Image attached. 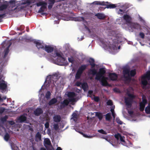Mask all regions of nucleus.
I'll return each mask as SVG.
<instances>
[{
  "mask_svg": "<svg viewBox=\"0 0 150 150\" xmlns=\"http://www.w3.org/2000/svg\"><path fill=\"white\" fill-rule=\"evenodd\" d=\"M105 73L106 71L103 68H100L99 72L97 73L95 78V79L100 81L101 83V84L103 86H109V83L106 80V78L104 76Z\"/></svg>",
  "mask_w": 150,
  "mask_h": 150,
  "instance_id": "nucleus-1",
  "label": "nucleus"
},
{
  "mask_svg": "<svg viewBox=\"0 0 150 150\" xmlns=\"http://www.w3.org/2000/svg\"><path fill=\"white\" fill-rule=\"evenodd\" d=\"M123 73L124 78L127 80H130L131 78L130 76V74L131 76H134L136 74V71L135 69L130 71L129 69L126 68L123 69Z\"/></svg>",
  "mask_w": 150,
  "mask_h": 150,
  "instance_id": "nucleus-2",
  "label": "nucleus"
},
{
  "mask_svg": "<svg viewBox=\"0 0 150 150\" xmlns=\"http://www.w3.org/2000/svg\"><path fill=\"white\" fill-rule=\"evenodd\" d=\"M9 46L10 45H9L6 49L4 50V55L2 59L1 58L0 59V74L2 71L3 68L4 67V64L5 63V62H6L5 61H4V60L9 52Z\"/></svg>",
  "mask_w": 150,
  "mask_h": 150,
  "instance_id": "nucleus-3",
  "label": "nucleus"
},
{
  "mask_svg": "<svg viewBox=\"0 0 150 150\" xmlns=\"http://www.w3.org/2000/svg\"><path fill=\"white\" fill-rule=\"evenodd\" d=\"M127 94L129 98H125V103L127 105L131 106L133 99L135 98V96L134 94L130 93L129 91L127 92Z\"/></svg>",
  "mask_w": 150,
  "mask_h": 150,
  "instance_id": "nucleus-4",
  "label": "nucleus"
},
{
  "mask_svg": "<svg viewBox=\"0 0 150 150\" xmlns=\"http://www.w3.org/2000/svg\"><path fill=\"white\" fill-rule=\"evenodd\" d=\"M142 99V101L139 103V110L141 112L144 110L146 105L147 103V100L145 96L143 95Z\"/></svg>",
  "mask_w": 150,
  "mask_h": 150,
  "instance_id": "nucleus-5",
  "label": "nucleus"
},
{
  "mask_svg": "<svg viewBox=\"0 0 150 150\" xmlns=\"http://www.w3.org/2000/svg\"><path fill=\"white\" fill-rule=\"evenodd\" d=\"M54 52L55 53L52 56L54 57H57V61L60 63H63L65 61V59L62 57L60 53L57 51H55Z\"/></svg>",
  "mask_w": 150,
  "mask_h": 150,
  "instance_id": "nucleus-6",
  "label": "nucleus"
},
{
  "mask_svg": "<svg viewBox=\"0 0 150 150\" xmlns=\"http://www.w3.org/2000/svg\"><path fill=\"white\" fill-rule=\"evenodd\" d=\"M7 88V83L4 81H0V90L4 92L6 91Z\"/></svg>",
  "mask_w": 150,
  "mask_h": 150,
  "instance_id": "nucleus-7",
  "label": "nucleus"
},
{
  "mask_svg": "<svg viewBox=\"0 0 150 150\" xmlns=\"http://www.w3.org/2000/svg\"><path fill=\"white\" fill-rule=\"evenodd\" d=\"M68 96L69 98V101L70 102H74L75 101V99L74 97L75 96V93L73 92H70L68 93Z\"/></svg>",
  "mask_w": 150,
  "mask_h": 150,
  "instance_id": "nucleus-8",
  "label": "nucleus"
},
{
  "mask_svg": "<svg viewBox=\"0 0 150 150\" xmlns=\"http://www.w3.org/2000/svg\"><path fill=\"white\" fill-rule=\"evenodd\" d=\"M123 18L127 24H131L132 23V18L130 16L127 14L124 15Z\"/></svg>",
  "mask_w": 150,
  "mask_h": 150,
  "instance_id": "nucleus-9",
  "label": "nucleus"
},
{
  "mask_svg": "<svg viewBox=\"0 0 150 150\" xmlns=\"http://www.w3.org/2000/svg\"><path fill=\"white\" fill-rule=\"evenodd\" d=\"M109 77L110 80L114 81L117 79L118 76L117 74L115 73H110L109 74Z\"/></svg>",
  "mask_w": 150,
  "mask_h": 150,
  "instance_id": "nucleus-10",
  "label": "nucleus"
},
{
  "mask_svg": "<svg viewBox=\"0 0 150 150\" xmlns=\"http://www.w3.org/2000/svg\"><path fill=\"white\" fill-rule=\"evenodd\" d=\"M45 50L48 53L51 52L54 50V48L50 45H45L44 48Z\"/></svg>",
  "mask_w": 150,
  "mask_h": 150,
  "instance_id": "nucleus-11",
  "label": "nucleus"
},
{
  "mask_svg": "<svg viewBox=\"0 0 150 150\" xmlns=\"http://www.w3.org/2000/svg\"><path fill=\"white\" fill-rule=\"evenodd\" d=\"M34 42V43L36 44V46L38 49H44V45L43 43L37 41H35Z\"/></svg>",
  "mask_w": 150,
  "mask_h": 150,
  "instance_id": "nucleus-12",
  "label": "nucleus"
},
{
  "mask_svg": "<svg viewBox=\"0 0 150 150\" xmlns=\"http://www.w3.org/2000/svg\"><path fill=\"white\" fill-rule=\"evenodd\" d=\"M69 101L67 99L64 100L61 103L60 105L61 108L62 109L64 108L66 106L68 105L69 103Z\"/></svg>",
  "mask_w": 150,
  "mask_h": 150,
  "instance_id": "nucleus-13",
  "label": "nucleus"
},
{
  "mask_svg": "<svg viewBox=\"0 0 150 150\" xmlns=\"http://www.w3.org/2000/svg\"><path fill=\"white\" fill-rule=\"evenodd\" d=\"M131 27L137 30H141V26L139 24L136 23H132L130 24Z\"/></svg>",
  "mask_w": 150,
  "mask_h": 150,
  "instance_id": "nucleus-14",
  "label": "nucleus"
},
{
  "mask_svg": "<svg viewBox=\"0 0 150 150\" xmlns=\"http://www.w3.org/2000/svg\"><path fill=\"white\" fill-rule=\"evenodd\" d=\"M52 78V79H55V80H53V81H57L58 79H59V76L57 74V73H55L53 75L52 77H51L50 79L48 81V84L49 85L48 86H49L50 85V83L51 82V78Z\"/></svg>",
  "mask_w": 150,
  "mask_h": 150,
  "instance_id": "nucleus-15",
  "label": "nucleus"
},
{
  "mask_svg": "<svg viewBox=\"0 0 150 150\" xmlns=\"http://www.w3.org/2000/svg\"><path fill=\"white\" fill-rule=\"evenodd\" d=\"M43 112L42 110L40 108H37L34 111V114L36 116H39Z\"/></svg>",
  "mask_w": 150,
  "mask_h": 150,
  "instance_id": "nucleus-16",
  "label": "nucleus"
},
{
  "mask_svg": "<svg viewBox=\"0 0 150 150\" xmlns=\"http://www.w3.org/2000/svg\"><path fill=\"white\" fill-rule=\"evenodd\" d=\"M27 117L24 115H21L18 118V120L20 123L25 122L26 120Z\"/></svg>",
  "mask_w": 150,
  "mask_h": 150,
  "instance_id": "nucleus-17",
  "label": "nucleus"
},
{
  "mask_svg": "<svg viewBox=\"0 0 150 150\" xmlns=\"http://www.w3.org/2000/svg\"><path fill=\"white\" fill-rule=\"evenodd\" d=\"M48 3L49 4V5L48 6V9H51L53 5L54 4L55 2V0H48Z\"/></svg>",
  "mask_w": 150,
  "mask_h": 150,
  "instance_id": "nucleus-18",
  "label": "nucleus"
},
{
  "mask_svg": "<svg viewBox=\"0 0 150 150\" xmlns=\"http://www.w3.org/2000/svg\"><path fill=\"white\" fill-rule=\"evenodd\" d=\"M95 16L100 20H103L105 18V16L103 13H98L96 14Z\"/></svg>",
  "mask_w": 150,
  "mask_h": 150,
  "instance_id": "nucleus-19",
  "label": "nucleus"
},
{
  "mask_svg": "<svg viewBox=\"0 0 150 150\" xmlns=\"http://www.w3.org/2000/svg\"><path fill=\"white\" fill-rule=\"evenodd\" d=\"M47 5V3L45 2L44 4L41 6V7L39 10L38 12L39 13H41L43 12L47 8L46 6Z\"/></svg>",
  "mask_w": 150,
  "mask_h": 150,
  "instance_id": "nucleus-20",
  "label": "nucleus"
},
{
  "mask_svg": "<svg viewBox=\"0 0 150 150\" xmlns=\"http://www.w3.org/2000/svg\"><path fill=\"white\" fill-rule=\"evenodd\" d=\"M146 79H147L145 78L144 76H142V84L144 86H146L148 84V82L146 80Z\"/></svg>",
  "mask_w": 150,
  "mask_h": 150,
  "instance_id": "nucleus-21",
  "label": "nucleus"
},
{
  "mask_svg": "<svg viewBox=\"0 0 150 150\" xmlns=\"http://www.w3.org/2000/svg\"><path fill=\"white\" fill-rule=\"evenodd\" d=\"M70 7H71L73 9H76V8H78V6L76 4V1L75 0L71 2L69 5Z\"/></svg>",
  "mask_w": 150,
  "mask_h": 150,
  "instance_id": "nucleus-22",
  "label": "nucleus"
},
{
  "mask_svg": "<svg viewBox=\"0 0 150 150\" xmlns=\"http://www.w3.org/2000/svg\"><path fill=\"white\" fill-rule=\"evenodd\" d=\"M92 68V69L90 70L88 72V74L89 75H96L97 73L96 70L95 68Z\"/></svg>",
  "mask_w": 150,
  "mask_h": 150,
  "instance_id": "nucleus-23",
  "label": "nucleus"
},
{
  "mask_svg": "<svg viewBox=\"0 0 150 150\" xmlns=\"http://www.w3.org/2000/svg\"><path fill=\"white\" fill-rule=\"evenodd\" d=\"M88 65L87 64L81 65L79 67L78 70L83 73V71L86 69Z\"/></svg>",
  "mask_w": 150,
  "mask_h": 150,
  "instance_id": "nucleus-24",
  "label": "nucleus"
},
{
  "mask_svg": "<svg viewBox=\"0 0 150 150\" xmlns=\"http://www.w3.org/2000/svg\"><path fill=\"white\" fill-rule=\"evenodd\" d=\"M54 121L55 122H59L61 121V117L60 115H56L53 118Z\"/></svg>",
  "mask_w": 150,
  "mask_h": 150,
  "instance_id": "nucleus-25",
  "label": "nucleus"
},
{
  "mask_svg": "<svg viewBox=\"0 0 150 150\" xmlns=\"http://www.w3.org/2000/svg\"><path fill=\"white\" fill-rule=\"evenodd\" d=\"M88 62L91 66V68H94L96 65L94 59L92 58H90L88 61Z\"/></svg>",
  "mask_w": 150,
  "mask_h": 150,
  "instance_id": "nucleus-26",
  "label": "nucleus"
},
{
  "mask_svg": "<svg viewBox=\"0 0 150 150\" xmlns=\"http://www.w3.org/2000/svg\"><path fill=\"white\" fill-rule=\"evenodd\" d=\"M57 100L56 98H54L51 99L49 102L48 104L50 105H51L56 103L57 102Z\"/></svg>",
  "mask_w": 150,
  "mask_h": 150,
  "instance_id": "nucleus-27",
  "label": "nucleus"
},
{
  "mask_svg": "<svg viewBox=\"0 0 150 150\" xmlns=\"http://www.w3.org/2000/svg\"><path fill=\"white\" fill-rule=\"evenodd\" d=\"M82 73L78 70L75 76V79L76 80L79 79Z\"/></svg>",
  "mask_w": 150,
  "mask_h": 150,
  "instance_id": "nucleus-28",
  "label": "nucleus"
},
{
  "mask_svg": "<svg viewBox=\"0 0 150 150\" xmlns=\"http://www.w3.org/2000/svg\"><path fill=\"white\" fill-rule=\"evenodd\" d=\"M51 143L50 139L48 138H47L45 139L44 142V145H50Z\"/></svg>",
  "mask_w": 150,
  "mask_h": 150,
  "instance_id": "nucleus-29",
  "label": "nucleus"
},
{
  "mask_svg": "<svg viewBox=\"0 0 150 150\" xmlns=\"http://www.w3.org/2000/svg\"><path fill=\"white\" fill-rule=\"evenodd\" d=\"M10 145L12 150H18V147L12 142L10 143Z\"/></svg>",
  "mask_w": 150,
  "mask_h": 150,
  "instance_id": "nucleus-30",
  "label": "nucleus"
},
{
  "mask_svg": "<svg viewBox=\"0 0 150 150\" xmlns=\"http://www.w3.org/2000/svg\"><path fill=\"white\" fill-rule=\"evenodd\" d=\"M96 116L100 120H101L103 117V115L102 113L100 112H96Z\"/></svg>",
  "mask_w": 150,
  "mask_h": 150,
  "instance_id": "nucleus-31",
  "label": "nucleus"
},
{
  "mask_svg": "<svg viewBox=\"0 0 150 150\" xmlns=\"http://www.w3.org/2000/svg\"><path fill=\"white\" fill-rule=\"evenodd\" d=\"M144 76L145 78L147 79L148 80H150V71H148L146 72V74H144L143 76Z\"/></svg>",
  "mask_w": 150,
  "mask_h": 150,
  "instance_id": "nucleus-32",
  "label": "nucleus"
},
{
  "mask_svg": "<svg viewBox=\"0 0 150 150\" xmlns=\"http://www.w3.org/2000/svg\"><path fill=\"white\" fill-rule=\"evenodd\" d=\"M45 146L47 150H52L54 149L52 144L50 145H45Z\"/></svg>",
  "mask_w": 150,
  "mask_h": 150,
  "instance_id": "nucleus-33",
  "label": "nucleus"
},
{
  "mask_svg": "<svg viewBox=\"0 0 150 150\" xmlns=\"http://www.w3.org/2000/svg\"><path fill=\"white\" fill-rule=\"evenodd\" d=\"M111 118V113L110 112L107 113L105 115V119L106 120L109 121Z\"/></svg>",
  "mask_w": 150,
  "mask_h": 150,
  "instance_id": "nucleus-34",
  "label": "nucleus"
},
{
  "mask_svg": "<svg viewBox=\"0 0 150 150\" xmlns=\"http://www.w3.org/2000/svg\"><path fill=\"white\" fill-rule=\"evenodd\" d=\"M8 6V4H3L0 6V11H2L6 9Z\"/></svg>",
  "mask_w": 150,
  "mask_h": 150,
  "instance_id": "nucleus-35",
  "label": "nucleus"
},
{
  "mask_svg": "<svg viewBox=\"0 0 150 150\" xmlns=\"http://www.w3.org/2000/svg\"><path fill=\"white\" fill-rule=\"evenodd\" d=\"M116 6L114 4H110L106 5V8H115Z\"/></svg>",
  "mask_w": 150,
  "mask_h": 150,
  "instance_id": "nucleus-36",
  "label": "nucleus"
},
{
  "mask_svg": "<svg viewBox=\"0 0 150 150\" xmlns=\"http://www.w3.org/2000/svg\"><path fill=\"white\" fill-rule=\"evenodd\" d=\"M124 137L121 136L120 138V141L121 142L122 144L124 146H126L127 144L124 139Z\"/></svg>",
  "mask_w": 150,
  "mask_h": 150,
  "instance_id": "nucleus-37",
  "label": "nucleus"
},
{
  "mask_svg": "<svg viewBox=\"0 0 150 150\" xmlns=\"http://www.w3.org/2000/svg\"><path fill=\"white\" fill-rule=\"evenodd\" d=\"M35 137L36 139H38L39 140H41V135L39 132H37L35 136Z\"/></svg>",
  "mask_w": 150,
  "mask_h": 150,
  "instance_id": "nucleus-38",
  "label": "nucleus"
},
{
  "mask_svg": "<svg viewBox=\"0 0 150 150\" xmlns=\"http://www.w3.org/2000/svg\"><path fill=\"white\" fill-rule=\"evenodd\" d=\"M81 87L83 90H85L88 87L87 83L86 82H84L81 84Z\"/></svg>",
  "mask_w": 150,
  "mask_h": 150,
  "instance_id": "nucleus-39",
  "label": "nucleus"
},
{
  "mask_svg": "<svg viewBox=\"0 0 150 150\" xmlns=\"http://www.w3.org/2000/svg\"><path fill=\"white\" fill-rule=\"evenodd\" d=\"M10 138V136L8 133H6L4 137V139L6 141H8Z\"/></svg>",
  "mask_w": 150,
  "mask_h": 150,
  "instance_id": "nucleus-40",
  "label": "nucleus"
},
{
  "mask_svg": "<svg viewBox=\"0 0 150 150\" xmlns=\"http://www.w3.org/2000/svg\"><path fill=\"white\" fill-rule=\"evenodd\" d=\"M116 122L118 124L122 125L123 122L120 120L119 118L117 117L116 119Z\"/></svg>",
  "mask_w": 150,
  "mask_h": 150,
  "instance_id": "nucleus-41",
  "label": "nucleus"
},
{
  "mask_svg": "<svg viewBox=\"0 0 150 150\" xmlns=\"http://www.w3.org/2000/svg\"><path fill=\"white\" fill-rule=\"evenodd\" d=\"M6 16V13H5L1 14H0V22H2V18Z\"/></svg>",
  "mask_w": 150,
  "mask_h": 150,
  "instance_id": "nucleus-42",
  "label": "nucleus"
},
{
  "mask_svg": "<svg viewBox=\"0 0 150 150\" xmlns=\"http://www.w3.org/2000/svg\"><path fill=\"white\" fill-rule=\"evenodd\" d=\"M98 132L101 134H106L107 132L103 129H101L98 130Z\"/></svg>",
  "mask_w": 150,
  "mask_h": 150,
  "instance_id": "nucleus-43",
  "label": "nucleus"
},
{
  "mask_svg": "<svg viewBox=\"0 0 150 150\" xmlns=\"http://www.w3.org/2000/svg\"><path fill=\"white\" fill-rule=\"evenodd\" d=\"M51 95V93L50 92V91H48L47 92L45 95V97L47 98L48 99L50 98Z\"/></svg>",
  "mask_w": 150,
  "mask_h": 150,
  "instance_id": "nucleus-44",
  "label": "nucleus"
},
{
  "mask_svg": "<svg viewBox=\"0 0 150 150\" xmlns=\"http://www.w3.org/2000/svg\"><path fill=\"white\" fill-rule=\"evenodd\" d=\"M45 2L43 1H39L37 3L36 5L37 6L39 7L42 5Z\"/></svg>",
  "mask_w": 150,
  "mask_h": 150,
  "instance_id": "nucleus-45",
  "label": "nucleus"
},
{
  "mask_svg": "<svg viewBox=\"0 0 150 150\" xmlns=\"http://www.w3.org/2000/svg\"><path fill=\"white\" fill-rule=\"evenodd\" d=\"M114 136L115 138L118 140L119 139H120V138L121 136V135L120 134L118 133L117 134H115Z\"/></svg>",
  "mask_w": 150,
  "mask_h": 150,
  "instance_id": "nucleus-46",
  "label": "nucleus"
},
{
  "mask_svg": "<svg viewBox=\"0 0 150 150\" xmlns=\"http://www.w3.org/2000/svg\"><path fill=\"white\" fill-rule=\"evenodd\" d=\"M53 127L55 130H57L59 129V126L58 124H54L53 125Z\"/></svg>",
  "mask_w": 150,
  "mask_h": 150,
  "instance_id": "nucleus-47",
  "label": "nucleus"
},
{
  "mask_svg": "<svg viewBox=\"0 0 150 150\" xmlns=\"http://www.w3.org/2000/svg\"><path fill=\"white\" fill-rule=\"evenodd\" d=\"M107 104L108 105L112 106L113 105L112 101L111 100H109L107 102Z\"/></svg>",
  "mask_w": 150,
  "mask_h": 150,
  "instance_id": "nucleus-48",
  "label": "nucleus"
},
{
  "mask_svg": "<svg viewBox=\"0 0 150 150\" xmlns=\"http://www.w3.org/2000/svg\"><path fill=\"white\" fill-rule=\"evenodd\" d=\"M8 118V117L7 115H5L3 117L1 118V120L3 122H6V120Z\"/></svg>",
  "mask_w": 150,
  "mask_h": 150,
  "instance_id": "nucleus-49",
  "label": "nucleus"
},
{
  "mask_svg": "<svg viewBox=\"0 0 150 150\" xmlns=\"http://www.w3.org/2000/svg\"><path fill=\"white\" fill-rule=\"evenodd\" d=\"M30 0H26L24 1V2H22L23 4H30Z\"/></svg>",
  "mask_w": 150,
  "mask_h": 150,
  "instance_id": "nucleus-50",
  "label": "nucleus"
},
{
  "mask_svg": "<svg viewBox=\"0 0 150 150\" xmlns=\"http://www.w3.org/2000/svg\"><path fill=\"white\" fill-rule=\"evenodd\" d=\"M139 35L142 38L144 39V38L145 35L142 32H140L139 34Z\"/></svg>",
  "mask_w": 150,
  "mask_h": 150,
  "instance_id": "nucleus-51",
  "label": "nucleus"
},
{
  "mask_svg": "<svg viewBox=\"0 0 150 150\" xmlns=\"http://www.w3.org/2000/svg\"><path fill=\"white\" fill-rule=\"evenodd\" d=\"M81 82L79 81H77L75 84V85L79 87L81 85Z\"/></svg>",
  "mask_w": 150,
  "mask_h": 150,
  "instance_id": "nucleus-52",
  "label": "nucleus"
},
{
  "mask_svg": "<svg viewBox=\"0 0 150 150\" xmlns=\"http://www.w3.org/2000/svg\"><path fill=\"white\" fill-rule=\"evenodd\" d=\"M94 100L96 102H98L99 100V97L98 96H94Z\"/></svg>",
  "mask_w": 150,
  "mask_h": 150,
  "instance_id": "nucleus-53",
  "label": "nucleus"
},
{
  "mask_svg": "<svg viewBox=\"0 0 150 150\" xmlns=\"http://www.w3.org/2000/svg\"><path fill=\"white\" fill-rule=\"evenodd\" d=\"M45 127L47 129L49 127V124L48 122H47L45 124Z\"/></svg>",
  "mask_w": 150,
  "mask_h": 150,
  "instance_id": "nucleus-54",
  "label": "nucleus"
},
{
  "mask_svg": "<svg viewBox=\"0 0 150 150\" xmlns=\"http://www.w3.org/2000/svg\"><path fill=\"white\" fill-rule=\"evenodd\" d=\"M5 108H2L0 109V113H2L5 111Z\"/></svg>",
  "mask_w": 150,
  "mask_h": 150,
  "instance_id": "nucleus-55",
  "label": "nucleus"
},
{
  "mask_svg": "<svg viewBox=\"0 0 150 150\" xmlns=\"http://www.w3.org/2000/svg\"><path fill=\"white\" fill-rule=\"evenodd\" d=\"M73 117L76 119H77V115L76 113H74L72 115Z\"/></svg>",
  "mask_w": 150,
  "mask_h": 150,
  "instance_id": "nucleus-56",
  "label": "nucleus"
},
{
  "mask_svg": "<svg viewBox=\"0 0 150 150\" xmlns=\"http://www.w3.org/2000/svg\"><path fill=\"white\" fill-rule=\"evenodd\" d=\"M6 96H4L2 97H1V99L0 100V101L3 102L4 100H6Z\"/></svg>",
  "mask_w": 150,
  "mask_h": 150,
  "instance_id": "nucleus-57",
  "label": "nucleus"
},
{
  "mask_svg": "<svg viewBox=\"0 0 150 150\" xmlns=\"http://www.w3.org/2000/svg\"><path fill=\"white\" fill-rule=\"evenodd\" d=\"M68 60L69 62L71 63H73L74 61V60L73 58H68Z\"/></svg>",
  "mask_w": 150,
  "mask_h": 150,
  "instance_id": "nucleus-58",
  "label": "nucleus"
},
{
  "mask_svg": "<svg viewBox=\"0 0 150 150\" xmlns=\"http://www.w3.org/2000/svg\"><path fill=\"white\" fill-rule=\"evenodd\" d=\"M8 123L12 125L15 124V122L13 121H9Z\"/></svg>",
  "mask_w": 150,
  "mask_h": 150,
  "instance_id": "nucleus-59",
  "label": "nucleus"
},
{
  "mask_svg": "<svg viewBox=\"0 0 150 150\" xmlns=\"http://www.w3.org/2000/svg\"><path fill=\"white\" fill-rule=\"evenodd\" d=\"M118 12L120 14H122L123 13H124L123 10L121 9H120L119 10V11Z\"/></svg>",
  "mask_w": 150,
  "mask_h": 150,
  "instance_id": "nucleus-60",
  "label": "nucleus"
},
{
  "mask_svg": "<svg viewBox=\"0 0 150 150\" xmlns=\"http://www.w3.org/2000/svg\"><path fill=\"white\" fill-rule=\"evenodd\" d=\"M100 4H99V5H102V6H105L106 5L105 4V2L103 1V2H100Z\"/></svg>",
  "mask_w": 150,
  "mask_h": 150,
  "instance_id": "nucleus-61",
  "label": "nucleus"
},
{
  "mask_svg": "<svg viewBox=\"0 0 150 150\" xmlns=\"http://www.w3.org/2000/svg\"><path fill=\"white\" fill-rule=\"evenodd\" d=\"M100 1H95L93 2V3L96 5H99L100 4Z\"/></svg>",
  "mask_w": 150,
  "mask_h": 150,
  "instance_id": "nucleus-62",
  "label": "nucleus"
},
{
  "mask_svg": "<svg viewBox=\"0 0 150 150\" xmlns=\"http://www.w3.org/2000/svg\"><path fill=\"white\" fill-rule=\"evenodd\" d=\"M9 3L11 4H15V1L13 0H11L9 1Z\"/></svg>",
  "mask_w": 150,
  "mask_h": 150,
  "instance_id": "nucleus-63",
  "label": "nucleus"
},
{
  "mask_svg": "<svg viewBox=\"0 0 150 150\" xmlns=\"http://www.w3.org/2000/svg\"><path fill=\"white\" fill-rule=\"evenodd\" d=\"M133 111H128V113L130 115H132L133 113Z\"/></svg>",
  "mask_w": 150,
  "mask_h": 150,
  "instance_id": "nucleus-64",
  "label": "nucleus"
}]
</instances>
